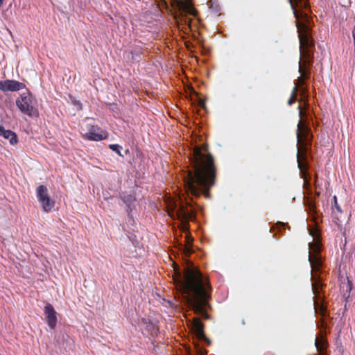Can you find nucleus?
<instances>
[{
	"label": "nucleus",
	"mask_w": 355,
	"mask_h": 355,
	"mask_svg": "<svg viewBox=\"0 0 355 355\" xmlns=\"http://www.w3.org/2000/svg\"><path fill=\"white\" fill-rule=\"evenodd\" d=\"M288 227L286 223L277 221L274 225L270 227V232L273 234L272 236L276 237L277 235L282 236L285 232L286 227Z\"/></svg>",
	"instance_id": "obj_9"
},
{
	"label": "nucleus",
	"mask_w": 355,
	"mask_h": 355,
	"mask_svg": "<svg viewBox=\"0 0 355 355\" xmlns=\"http://www.w3.org/2000/svg\"><path fill=\"white\" fill-rule=\"evenodd\" d=\"M26 88V85L14 79H6L0 80V90L6 93L8 92H15Z\"/></svg>",
	"instance_id": "obj_6"
},
{
	"label": "nucleus",
	"mask_w": 355,
	"mask_h": 355,
	"mask_svg": "<svg viewBox=\"0 0 355 355\" xmlns=\"http://www.w3.org/2000/svg\"><path fill=\"white\" fill-rule=\"evenodd\" d=\"M46 320L49 325V327L53 329L57 323V316H56V312H46Z\"/></svg>",
	"instance_id": "obj_12"
},
{
	"label": "nucleus",
	"mask_w": 355,
	"mask_h": 355,
	"mask_svg": "<svg viewBox=\"0 0 355 355\" xmlns=\"http://www.w3.org/2000/svg\"><path fill=\"white\" fill-rule=\"evenodd\" d=\"M353 288V284L352 281L347 279V283L346 284V289L343 290V298L345 300V304L344 307V311H347V302L350 295V292Z\"/></svg>",
	"instance_id": "obj_13"
},
{
	"label": "nucleus",
	"mask_w": 355,
	"mask_h": 355,
	"mask_svg": "<svg viewBox=\"0 0 355 355\" xmlns=\"http://www.w3.org/2000/svg\"><path fill=\"white\" fill-rule=\"evenodd\" d=\"M34 102L36 103L35 98L31 92L26 89V92L19 94V96L15 101V104L22 114L30 117H37L39 116V112L37 109L33 105Z\"/></svg>",
	"instance_id": "obj_3"
},
{
	"label": "nucleus",
	"mask_w": 355,
	"mask_h": 355,
	"mask_svg": "<svg viewBox=\"0 0 355 355\" xmlns=\"http://www.w3.org/2000/svg\"><path fill=\"white\" fill-rule=\"evenodd\" d=\"M3 3V0H0V7L2 6Z\"/></svg>",
	"instance_id": "obj_33"
},
{
	"label": "nucleus",
	"mask_w": 355,
	"mask_h": 355,
	"mask_svg": "<svg viewBox=\"0 0 355 355\" xmlns=\"http://www.w3.org/2000/svg\"><path fill=\"white\" fill-rule=\"evenodd\" d=\"M171 12L180 25V31L183 36L198 42L193 26L196 28L200 26L198 12L193 8L191 0H171Z\"/></svg>",
	"instance_id": "obj_2"
},
{
	"label": "nucleus",
	"mask_w": 355,
	"mask_h": 355,
	"mask_svg": "<svg viewBox=\"0 0 355 355\" xmlns=\"http://www.w3.org/2000/svg\"><path fill=\"white\" fill-rule=\"evenodd\" d=\"M300 121L298 122V124H297V136L298 137V134H299V128H300Z\"/></svg>",
	"instance_id": "obj_29"
},
{
	"label": "nucleus",
	"mask_w": 355,
	"mask_h": 355,
	"mask_svg": "<svg viewBox=\"0 0 355 355\" xmlns=\"http://www.w3.org/2000/svg\"><path fill=\"white\" fill-rule=\"evenodd\" d=\"M333 201H334V207L336 209V210L338 212L341 213L342 212V209H341V207H340V205L338 203L336 196H334L333 197Z\"/></svg>",
	"instance_id": "obj_20"
},
{
	"label": "nucleus",
	"mask_w": 355,
	"mask_h": 355,
	"mask_svg": "<svg viewBox=\"0 0 355 355\" xmlns=\"http://www.w3.org/2000/svg\"><path fill=\"white\" fill-rule=\"evenodd\" d=\"M139 324L141 325H145V328L150 332L151 335H154L157 331L156 322L148 318H141Z\"/></svg>",
	"instance_id": "obj_10"
},
{
	"label": "nucleus",
	"mask_w": 355,
	"mask_h": 355,
	"mask_svg": "<svg viewBox=\"0 0 355 355\" xmlns=\"http://www.w3.org/2000/svg\"><path fill=\"white\" fill-rule=\"evenodd\" d=\"M313 309H314V311H318L315 306L313 307Z\"/></svg>",
	"instance_id": "obj_38"
},
{
	"label": "nucleus",
	"mask_w": 355,
	"mask_h": 355,
	"mask_svg": "<svg viewBox=\"0 0 355 355\" xmlns=\"http://www.w3.org/2000/svg\"><path fill=\"white\" fill-rule=\"evenodd\" d=\"M295 89H296V87H294L293 89L292 93H291V98L288 101V105H291L294 103V99L293 98V96L294 95V94L295 92Z\"/></svg>",
	"instance_id": "obj_23"
},
{
	"label": "nucleus",
	"mask_w": 355,
	"mask_h": 355,
	"mask_svg": "<svg viewBox=\"0 0 355 355\" xmlns=\"http://www.w3.org/2000/svg\"><path fill=\"white\" fill-rule=\"evenodd\" d=\"M36 197L44 212L48 213L53 210L55 202L49 195L46 186L40 184L37 187Z\"/></svg>",
	"instance_id": "obj_4"
},
{
	"label": "nucleus",
	"mask_w": 355,
	"mask_h": 355,
	"mask_svg": "<svg viewBox=\"0 0 355 355\" xmlns=\"http://www.w3.org/2000/svg\"><path fill=\"white\" fill-rule=\"evenodd\" d=\"M69 99L71 105H73L76 107V111H80L83 110L82 103L79 100H78L75 96H73V95H69Z\"/></svg>",
	"instance_id": "obj_16"
},
{
	"label": "nucleus",
	"mask_w": 355,
	"mask_h": 355,
	"mask_svg": "<svg viewBox=\"0 0 355 355\" xmlns=\"http://www.w3.org/2000/svg\"><path fill=\"white\" fill-rule=\"evenodd\" d=\"M299 116H300V117L302 116V112L301 111L299 112Z\"/></svg>",
	"instance_id": "obj_36"
},
{
	"label": "nucleus",
	"mask_w": 355,
	"mask_h": 355,
	"mask_svg": "<svg viewBox=\"0 0 355 355\" xmlns=\"http://www.w3.org/2000/svg\"><path fill=\"white\" fill-rule=\"evenodd\" d=\"M198 98H199V101H198L199 107L201 109H205L206 101L204 99L203 96H198Z\"/></svg>",
	"instance_id": "obj_21"
},
{
	"label": "nucleus",
	"mask_w": 355,
	"mask_h": 355,
	"mask_svg": "<svg viewBox=\"0 0 355 355\" xmlns=\"http://www.w3.org/2000/svg\"><path fill=\"white\" fill-rule=\"evenodd\" d=\"M200 355H205V353L202 351H201L200 352Z\"/></svg>",
	"instance_id": "obj_37"
},
{
	"label": "nucleus",
	"mask_w": 355,
	"mask_h": 355,
	"mask_svg": "<svg viewBox=\"0 0 355 355\" xmlns=\"http://www.w3.org/2000/svg\"><path fill=\"white\" fill-rule=\"evenodd\" d=\"M0 136L8 139L11 145H15L19 141L17 133L10 129H6L1 124L0 125Z\"/></svg>",
	"instance_id": "obj_7"
},
{
	"label": "nucleus",
	"mask_w": 355,
	"mask_h": 355,
	"mask_svg": "<svg viewBox=\"0 0 355 355\" xmlns=\"http://www.w3.org/2000/svg\"><path fill=\"white\" fill-rule=\"evenodd\" d=\"M298 156H299V153L297 152V157H298Z\"/></svg>",
	"instance_id": "obj_39"
},
{
	"label": "nucleus",
	"mask_w": 355,
	"mask_h": 355,
	"mask_svg": "<svg viewBox=\"0 0 355 355\" xmlns=\"http://www.w3.org/2000/svg\"><path fill=\"white\" fill-rule=\"evenodd\" d=\"M108 148L112 151L115 153L119 157L122 158L124 157V154L123 153V146L118 144H111L108 145Z\"/></svg>",
	"instance_id": "obj_14"
},
{
	"label": "nucleus",
	"mask_w": 355,
	"mask_h": 355,
	"mask_svg": "<svg viewBox=\"0 0 355 355\" xmlns=\"http://www.w3.org/2000/svg\"><path fill=\"white\" fill-rule=\"evenodd\" d=\"M209 9L214 14H218L220 12V6L216 0H209L207 2Z\"/></svg>",
	"instance_id": "obj_15"
},
{
	"label": "nucleus",
	"mask_w": 355,
	"mask_h": 355,
	"mask_svg": "<svg viewBox=\"0 0 355 355\" xmlns=\"http://www.w3.org/2000/svg\"><path fill=\"white\" fill-rule=\"evenodd\" d=\"M291 8H292V9H293V14H294V15H295V10H294V8H293V4H292L291 3Z\"/></svg>",
	"instance_id": "obj_31"
},
{
	"label": "nucleus",
	"mask_w": 355,
	"mask_h": 355,
	"mask_svg": "<svg viewBox=\"0 0 355 355\" xmlns=\"http://www.w3.org/2000/svg\"><path fill=\"white\" fill-rule=\"evenodd\" d=\"M158 300L160 302L166 307H172L173 306V302L171 300H166L164 297H162L160 295L157 294Z\"/></svg>",
	"instance_id": "obj_17"
},
{
	"label": "nucleus",
	"mask_w": 355,
	"mask_h": 355,
	"mask_svg": "<svg viewBox=\"0 0 355 355\" xmlns=\"http://www.w3.org/2000/svg\"><path fill=\"white\" fill-rule=\"evenodd\" d=\"M130 153V150L128 148L124 150V156Z\"/></svg>",
	"instance_id": "obj_27"
},
{
	"label": "nucleus",
	"mask_w": 355,
	"mask_h": 355,
	"mask_svg": "<svg viewBox=\"0 0 355 355\" xmlns=\"http://www.w3.org/2000/svg\"><path fill=\"white\" fill-rule=\"evenodd\" d=\"M104 200H106V201H108L110 199H112V196H110L108 193H107V195L106 196H104Z\"/></svg>",
	"instance_id": "obj_25"
},
{
	"label": "nucleus",
	"mask_w": 355,
	"mask_h": 355,
	"mask_svg": "<svg viewBox=\"0 0 355 355\" xmlns=\"http://www.w3.org/2000/svg\"><path fill=\"white\" fill-rule=\"evenodd\" d=\"M119 198L125 206L135 205L137 202L136 197L133 194L120 196Z\"/></svg>",
	"instance_id": "obj_11"
},
{
	"label": "nucleus",
	"mask_w": 355,
	"mask_h": 355,
	"mask_svg": "<svg viewBox=\"0 0 355 355\" xmlns=\"http://www.w3.org/2000/svg\"><path fill=\"white\" fill-rule=\"evenodd\" d=\"M312 209H313V212H315V211H315V207H314V206H313V205H312Z\"/></svg>",
	"instance_id": "obj_35"
},
{
	"label": "nucleus",
	"mask_w": 355,
	"mask_h": 355,
	"mask_svg": "<svg viewBox=\"0 0 355 355\" xmlns=\"http://www.w3.org/2000/svg\"><path fill=\"white\" fill-rule=\"evenodd\" d=\"M128 223H129L130 225H132L133 224H135V222L134 221V223H133V222H132L130 218H128Z\"/></svg>",
	"instance_id": "obj_30"
},
{
	"label": "nucleus",
	"mask_w": 355,
	"mask_h": 355,
	"mask_svg": "<svg viewBox=\"0 0 355 355\" xmlns=\"http://www.w3.org/2000/svg\"><path fill=\"white\" fill-rule=\"evenodd\" d=\"M43 303L44 304L43 311H55L53 306L50 303L45 302Z\"/></svg>",
	"instance_id": "obj_22"
},
{
	"label": "nucleus",
	"mask_w": 355,
	"mask_h": 355,
	"mask_svg": "<svg viewBox=\"0 0 355 355\" xmlns=\"http://www.w3.org/2000/svg\"><path fill=\"white\" fill-rule=\"evenodd\" d=\"M86 128L87 132L82 135L86 141H101L109 137V132L96 123H87Z\"/></svg>",
	"instance_id": "obj_5"
},
{
	"label": "nucleus",
	"mask_w": 355,
	"mask_h": 355,
	"mask_svg": "<svg viewBox=\"0 0 355 355\" xmlns=\"http://www.w3.org/2000/svg\"><path fill=\"white\" fill-rule=\"evenodd\" d=\"M107 105H110V106L115 107H117V104L114 103H109Z\"/></svg>",
	"instance_id": "obj_28"
},
{
	"label": "nucleus",
	"mask_w": 355,
	"mask_h": 355,
	"mask_svg": "<svg viewBox=\"0 0 355 355\" xmlns=\"http://www.w3.org/2000/svg\"><path fill=\"white\" fill-rule=\"evenodd\" d=\"M193 329L195 331L198 338L200 340H206L207 338L205 336L204 332V324L201 321V320L198 318H194L192 322Z\"/></svg>",
	"instance_id": "obj_8"
},
{
	"label": "nucleus",
	"mask_w": 355,
	"mask_h": 355,
	"mask_svg": "<svg viewBox=\"0 0 355 355\" xmlns=\"http://www.w3.org/2000/svg\"><path fill=\"white\" fill-rule=\"evenodd\" d=\"M216 171H181L175 198L171 205L170 216L176 220L182 232L185 234V261L189 270L191 282L184 283L179 296L180 302L191 311H209V300L212 286L207 276L200 270L196 259H202L204 252L192 243L189 232V222L196 221L202 213L201 207L195 198L200 195L210 198L207 190L214 184Z\"/></svg>",
	"instance_id": "obj_1"
},
{
	"label": "nucleus",
	"mask_w": 355,
	"mask_h": 355,
	"mask_svg": "<svg viewBox=\"0 0 355 355\" xmlns=\"http://www.w3.org/2000/svg\"><path fill=\"white\" fill-rule=\"evenodd\" d=\"M322 314V316H325L326 315V313H327L328 312H324V311H322L320 312Z\"/></svg>",
	"instance_id": "obj_32"
},
{
	"label": "nucleus",
	"mask_w": 355,
	"mask_h": 355,
	"mask_svg": "<svg viewBox=\"0 0 355 355\" xmlns=\"http://www.w3.org/2000/svg\"><path fill=\"white\" fill-rule=\"evenodd\" d=\"M309 123L313 126L317 123V119L313 113H311L309 116Z\"/></svg>",
	"instance_id": "obj_19"
},
{
	"label": "nucleus",
	"mask_w": 355,
	"mask_h": 355,
	"mask_svg": "<svg viewBox=\"0 0 355 355\" xmlns=\"http://www.w3.org/2000/svg\"><path fill=\"white\" fill-rule=\"evenodd\" d=\"M309 254H310V252H309ZM309 261L310 265L311 266V267H313V260H312V258L311 257V254H309Z\"/></svg>",
	"instance_id": "obj_26"
},
{
	"label": "nucleus",
	"mask_w": 355,
	"mask_h": 355,
	"mask_svg": "<svg viewBox=\"0 0 355 355\" xmlns=\"http://www.w3.org/2000/svg\"><path fill=\"white\" fill-rule=\"evenodd\" d=\"M202 313V317L205 319H209V316L208 315V312L207 311H205V312H200Z\"/></svg>",
	"instance_id": "obj_24"
},
{
	"label": "nucleus",
	"mask_w": 355,
	"mask_h": 355,
	"mask_svg": "<svg viewBox=\"0 0 355 355\" xmlns=\"http://www.w3.org/2000/svg\"><path fill=\"white\" fill-rule=\"evenodd\" d=\"M135 209V205L125 206V211L128 215V218H130L134 223V218L132 214L133 209Z\"/></svg>",
	"instance_id": "obj_18"
},
{
	"label": "nucleus",
	"mask_w": 355,
	"mask_h": 355,
	"mask_svg": "<svg viewBox=\"0 0 355 355\" xmlns=\"http://www.w3.org/2000/svg\"><path fill=\"white\" fill-rule=\"evenodd\" d=\"M93 118H87V121H94Z\"/></svg>",
	"instance_id": "obj_34"
}]
</instances>
